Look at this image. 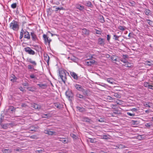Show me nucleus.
<instances>
[{
    "mask_svg": "<svg viewBox=\"0 0 153 153\" xmlns=\"http://www.w3.org/2000/svg\"><path fill=\"white\" fill-rule=\"evenodd\" d=\"M10 28L15 31L18 30L19 28L18 22L15 20L13 21L10 24Z\"/></svg>",
    "mask_w": 153,
    "mask_h": 153,
    "instance_id": "obj_1",
    "label": "nucleus"
},
{
    "mask_svg": "<svg viewBox=\"0 0 153 153\" xmlns=\"http://www.w3.org/2000/svg\"><path fill=\"white\" fill-rule=\"evenodd\" d=\"M59 74L61 79L64 83H65L67 79L66 73L64 71H59Z\"/></svg>",
    "mask_w": 153,
    "mask_h": 153,
    "instance_id": "obj_2",
    "label": "nucleus"
},
{
    "mask_svg": "<svg viewBox=\"0 0 153 153\" xmlns=\"http://www.w3.org/2000/svg\"><path fill=\"white\" fill-rule=\"evenodd\" d=\"M74 87L77 90L82 92L84 94H87V91H85L80 85L76 84L74 85Z\"/></svg>",
    "mask_w": 153,
    "mask_h": 153,
    "instance_id": "obj_3",
    "label": "nucleus"
},
{
    "mask_svg": "<svg viewBox=\"0 0 153 153\" xmlns=\"http://www.w3.org/2000/svg\"><path fill=\"white\" fill-rule=\"evenodd\" d=\"M65 95L70 101H72L73 99V94L72 92L68 90L65 92Z\"/></svg>",
    "mask_w": 153,
    "mask_h": 153,
    "instance_id": "obj_4",
    "label": "nucleus"
},
{
    "mask_svg": "<svg viewBox=\"0 0 153 153\" xmlns=\"http://www.w3.org/2000/svg\"><path fill=\"white\" fill-rule=\"evenodd\" d=\"M25 51L29 54L33 55L35 54V51L30 47H27L24 48Z\"/></svg>",
    "mask_w": 153,
    "mask_h": 153,
    "instance_id": "obj_5",
    "label": "nucleus"
},
{
    "mask_svg": "<svg viewBox=\"0 0 153 153\" xmlns=\"http://www.w3.org/2000/svg\"><path fill=\"white\" fill-rule=\"evenodd\" d=\"M82 35L84 36H89L90 33L89 30L85 28L82 29Z\"/></svg>",
    "mask_w": 153,
    "mask_h": 153,
    "instance_id": "obj_6",
    "label": "nucleus"
},
{
    "mask_svg": "<svg viewBox=\"0 0 153 153\" xmlns=\"http://www.w3.org/2000/svg\"><path fill=\"white\" fill-rule=\"evenodd\" d=\"M76 7L77 9L81 11H83L85 9V7L84 6L79 4H76Z\"/></svg>",
    "mask_w": 153,
    "mask_h": 153,
    "instance_id": "obj_7",
    "label": "nucleus"
},
{
    "mask_svg": "<svg viewBox=\"0 0 153 153\" xmlns=\"http://www.w3.org/2000/svg\"><path fill=\"white\" fill-rule=\"evenodd\" d=\"M43 37L44 39L45 42V43L48 42L49 45L51 41V40L49 39L48 37L47 36V35L45 34H44L43 36Z\"/></svg>",
    "mask_w": 153,
    "mask_h": 153,
    "instance_id": "obj_8",
    "label": "nucleus"
},
{
    "mask_svg": "<svg viewBox=\"0 0 153 153\" xmlns=\"http://www.w3.org/2000/svg\"><path fill=\"white\" fill-rule=\"evenodd\" d=\"M30 35L33 41H36L37 39V37L34 32L32 31L30 33Z\"/></svg>",
    "mask_w": 153,
    "mask_h": 153,
    "instance_id": "obj_9",
    "label": "nucleus"
},
{
    "mask_svg": "<svg viewBox=\"0 0 153 153\" xmlns=\"http://www.w3.org/2000/svg\"><path fill=\"white\" fill-rule=\"evenodd\" d=\"M53 8H55V11L56 12H57L58 11H59V12L61 10H65V8L62 7H57L56 6H53Z\"/></svg>",
    "mask_w": 153,
    "mask_h": 153,
    "instance_id": "obj_10",
    "label": "nucleus"
},
{
    "mask_svg": "<svg viewBox=\"0 0 153 153\" xmlns=\"http://www.w3.org/2000/svg\"><path fill=\"white\" fill-rule=\"evenodd\" d=\"M85 62L87 65L91 66L94 63L95 61L93 59H90L86 61Z\"/></svg>",
    "mask_w": 153,
    "mask_h": 153,
    "instance_id": "obj_11",
    "label": "nucleus"
},
{
    "mask_svg": "<svg viewBox=\"0 0 153 153\" xmlns=\"http://www.w3.org/2000/svg\"><path fill=\"white\" fill-rule=\"evenodd\" d=\"M24 37L28 39H30V36L29 33L27 31H25L24 33Z\"/></svg>",
    "mask_w": 153,
    "mask_h": 153,
    "instance_id": "obj_12",
    "label": "nucleus"
},
{
    "mask_svg": "<svg viewBox=\"0 0 153 153\" xmlns=\"http://www.w3.org/2000/svg\"><path fill=\"white\" fill-rule=\"evenodd\" d=\"M27 61L30 63L32 64V65L35 66H36L37 65V63L36 62L34 61H33L31 58H29L27 59Z\"/></svg>",
    "mask_w": 153,
    "mask_h": 153,
    "instance_id": "obj_13",
    "label": "nucleus"
},
{
    "mask_svg": "<svg viewBox=\"0 0 153 153\" xmlns=\"http://www.w3.org/2000/svg\"><path fill=\"white\" fill-rule=\"evenodd\" d=\"M107 81L112 84H115L114 80L112 78H108L106 79Z\"/></svg>",
    "mask_w": 153,
    "mask_h": 153,
    "instance_id": "obj_14",
    "label": "nucleus"
},
{
    "mask_svg": "<svg viewBox=\"0 0 153 153\" xmlns=\"http://www.w3.org/2000/svg\"><path fill=\"white\" fill-rule=\"evenodd\" d=\"M93 33L94 34H96L99 35H101L102 33V31L100 29L97 30L96 29H95L94 30H93Z\"/></svg>",
    "mask_w": 153,
    "mask_h": 153,
    "instance_id": "obj_15",
    "label": "nucleus"
},
{
    "mask_svg": "<svg viewBox=\"0 0 153 153\" xmlns=\"http://www.w3.org/2000/svg\"><path fill=\"white\" fill-rule=\"evenodd\" d=\"M44 132L46 134L50 135H52L55 133V132L50 131L49 130H45Z\"/></svg>",
    "mask_w": 153,
    "mask_h": 153,
    "instance_id": "obj_16",
    "label": "nucleus"
},
{
    "mask_svg": "<svg viewBox=\"0 0 153 153\" xmlns=\"http://www.w3.org/2000/svg\"><path fill=\"white\" fill-rule=\"evenodd\" d=\"M70 74L74 79L76 80H77L78 79L77 75L74 72H71Z\"/></svg>",
    "mask_w": 153,
    "mask_h": 153,
    "instance_id": "obj_17",
    "label": "nucleus"
},
{
    "mask_svg": "<svg viewBox=\"0 0 153 153\" xmlns=\"http://www.w3.org/2000/svg\"><path fill=\"white\" fill-rule=\"evenodd\" d=\"M50 58L48 55L47 54L44 55V59L47 62L48 65L49 64V62Z\"/></svg>",
    "mask_w": 153,
    "mask_h": 153,
    "instance_id": "obj_18",
    "label": "nucleus"
},
{
    "mask_svg": "<svg viewBox=\"0 0 153 153\" xmlns=\"http://www.w3.org/2000/svg\"><path fill=\"white\" fill-rule=\"evenodd\" d=\"M104 39L101 38H99L98 39V44L100 45H102L104 42Z\"/></svg>",
    "mask_w": 153,
    "mask_h": 153,
    "instance_id": "obj_19",
    "label": "nucleus"
},
{
    "mask_svg": "<svg viewBox=\"0 0 153 153\" xmlns=\"http://www.w3.org/2000/svg\"><path fill=\"white\" fill-rule=\"evenodd\" d=\"M32 107L34 108L35 109H39L41 108V106L36 104H34L32 106Z\"/></svg>",
    "mask_w": 153,
    "mask_h": 153,
    "instance_id": "obj_20",
    "label": "nucleus"
},
{
    "mask_svg": "<svg viewBox=\"0 0 153 153\" xmlns=\"http://www.w3.org/2000/svg\"><path fill=\"white\" fill-rule=\"evenodd\" d=\"M76 97L78 98H79L80 99H83L85 100V97L83 95L79 94V93H77L76 95Z\"/></svg>",
    "mask_w": 153,
    "mask_h": 153,
    "instance_id": "obj_21",
    "label": "nucleus"
},
{
    "mask_svg": "<svg viewBox=\"0 0 153 153\" xmlns=\"http://www.w3.org/2000/svg\"><path fill=\"white\" fill-rule=\"evenodd\" d=\"M51 117V115L50 114H43L42 116V117L43 118H49Z\"/></svg>",
    "mask_w": 153,
    "mask_h": 153,
    "instance_id": "obj_22",
    "label": "nucleus"
},
{
    "mask_svg": "<svg viewBox=\"0 0 153 153\" xmlns=\"http://www.w3.org/2000/svg\"><path fill=\"white\" fill-rule=\"evenodd\" d=\"M76 108L80 112H83L85 111V108L83 107L77 106Z\"/></svg>",
    "mask_w": 153,
    "mask_h": 153,
    "instance_id": "obj_23",
    "label": "nucleus"
},
{
    "mask_svg": "<svg viewBox=\"0 0 153 153\" xmlns=\"http://www.w3.org/2000/svg\"><path fill=\"white\" fill-rule=\"evenodd\" d=\"M27 89L29 91L33 92L36 90V88L35 87L33 86L32 87H28L27 88Z\"/></svg>",
    "mask_w": 153,
    "mask_h": 153,
    "instance_id": "obj_24",
    "label": "nucleus"
},
{
    "mask_svg": "<svg viewBox=\"0 0 153 153\" xmlns=\"http://www.w3.org/2000/svg\"><path fill=\"white\" fill-rule=\"evenodd\" d=\"M37 85L39 86V87L42 89H45L46 88L47 86L46 84H38Z\"/></svg>",
    "mask_w": 153,
    "mask_h": 153,
    "instance_id": "obj_25",
    "label": "nucleus"
},
{
    "mask_svg": "<svg viewBox=\"0 0 153 153\" xmlns=\"http://www.w3.org/2000/svg\"><path fill=\"white\" fill-rule=\"evenodd\" d=\"M116 147L119 149H123L126 148V147L122 144L117 145L116 146Z\"/></svg>",
    "mask_w": 153,
    "mask_h": 153,
    "instance_id": "obj_26",
    "label": "nucleus"
},
{
    "mask_svg": "<svg viewBox=\"0 0 153 153\" xmlns=\"http://www.w3.org/2000/svg\"><path fill=\"white\" fill-rule=\"evenodd\" d=\"M2 151L3 153H10L12 151L10 150L3 149H2Z\"/></svg>",
    "mask_w": 153,
    "mask_h": 153,
    "instance_id": "obj_27",
    "label": "nucleus"
},
{
    "mask_svg": "<svg viewBox=\"0 0 153 153\" xmlns=\"http://www.w3.org/2000/svg\"><path fill=\"white\" fill-rule=\"evenodd\" d=\"M88 141H89L91 143H94L96 142V139L94 138H88Z\"/></svg>",
    "mask_w": 153,
    "mask_h": 153,
    "instance_id": "obj_28",
    "label": "nucleus"
},
{
    "mask_svg": "<svg viewBox=\"0 0 153 153\" xmlns=\"http://www.w3.org/2000/svg\"><path fill=\"white\" fill-rule=\"evenodd\" d=\"M16 77L14 75H13V76H12L10 77V80L13 82H16Z\"/></svg>",
    "mask_w": 153,
    "mask_h": 153,
    "instance_id": "obj_29",
    "label": "nucleus"
},
{
    "mask_svg": "<svg viewBox=\"0 0 153 153\" xmlns=\"http://www.w3.org/2000/svg\"><path fill=\"white\" fill-rule=\"evenodd\" d=\"M117 57L115 55H113L111 57V59L113 61H117Z\"/></svg>",
    "mask_w": 153,
    "mask_h": 153,
    "instance_id": "obj_30",
    "label": "nucleus"
},
{
    "mask_svg": "<svg viewBox=\"0 0 153 153\" xmlns=\"http://www.w3.org/2000/svg\"><path fill=\"white\" fill-rule=\"evenodd\" d=\"M144 64L146 65H149V66H152V65H153V64H152V62H151L149 61H146L145 62Z\"/></svg>",
    "mask_w": 153,
    "mask_h": 153,
    "instance_id": "obj_31",
    "label": "nucleus"
},
{
    "mask_svg": "<svg viewBox=\"0 0 153 153\" xmlns=\"http://www.w3.org/2000/svg\"><path fill=\"white\" fill-rule=\"evenodd\" d=\"M83 120L84 121L89 122L91 120L87 117H83Z\"/></svg>",
    "mask_w": 153,
    "mask_h": 153,
    "instance_id": "obj_32",
    "label": "nucleus"
},
{
    "mask_svg": "<svg viewBox=\"0 0 153 153\" xmlns=\"http://www.w3.org/2000/svg\"><path fill=\"white\" fill-rule=\"evenodd\" d=\"M8 110L11 111L15 112L16 111V108L13 106H9Z\"/></svg>",
    "mask_w": 153,
    "mask_h": 153,
    "instance_id": "obj_33",
    "label": "nucleus"
},
{
    "mask_svg": "<svg viewBox=\"0 0 153 153\" xmlns=\"http://www.w3.org/2000/svg\"><path fill=\"white\" fill-rule=\"evenodd\" d=\"M59 140L60 141H62L64 143H67L68 142V141L67 140H65V138H61Z\"/></svg>",
    "mask_w": 153,
    "mask_h": 153,
    "instance_id": "obj_34",
    "label": "nucleus"
},
{
    "mask_svg": "<svg viewBox=\"0 0 153 153\" xmlns=\"http://www.w3.org/2000/svg\"><path fill=\"white\" fill-rule=\"evenodd\" d=\"M151 12L150 10L148 9H146L144 11V13H145L146 15H148L150 14Z\"/></svg>",
    "mask_w": 153,
    "mask_h": 153,
    "instance_id": "obj_35",
    "label": "nucleus"
},
{
    "mask_svg": "<svg viewBox=\"0 0 153 153\" xmlns=\"http://www.w3.org/2000/svg\"><path fill=\"white\" fill-rule=\"evenodd\" d=\"M2 128L5 129H7L8 127L7 123L5 124H4L2 125H1Z\"/></svg>",
    "mask_w": 153,
    "mask_h": 153,
    "instance_id": "obj_36",
    "label": "nucleus"
},
{
    "mask_svg": "<svg viewBox=\"0 0 153 153\" xmlns=\"http://www.w3.org/2000/svg\"><path fill=\"white\" fill-rule=\"evenodd\" d=\"M70 135L71 137H72L74 139H76L77 138V136L75 134L73 133L70 134Z\"/></svg>",
    "mask_w": 153,
    "mask_h": 153,
    "instance_id": "obj_37",
    "label": "nucleus"
},
{
    "mask_svg": "<svg viewBox=\"0 0 153 153\" xmlns=\"http://www.w3.org/2000/svg\"><path fill=\"white\" fill-rule=\"evenodd\" d=\"M85 5L88 7H91L92 5V4L90 1H86L85 3Z\"/></svg>",
    "mask_w": 153,
    "mask_h": 153,
    "instance_id": "obj_38",
    "label": "nucleus"
},
{
    "mask_svg": "<svg viewBox=\"0 0 153 153\" xmlns=\"http://www.w3.org/2000/svg\"><path fill=\"white\" fill-rule=\"evenodd\" d=\"M125 28L126 27H123L122 26H120L118 27V28L119 30L123 31L125 30Z\"/></svg>",
    "mask_w": 153,
    "mask_h": 153,
    "instance_id": "obj_39",
    "label": "nucleus"
},
{
    "mask_svg": "<svg viewBox=\"0 0 153 153\" xmlns=\"http://www.w3.org/2000/svg\"><path fill=\"white\" fill-rule=\"evenodd\" d=\"M34 67H35V66L33 65H29L27 66V68L29 69H33L35 70L34 69Z\"/></svg>",
    "mask_w": 153,
    "mask_h": 153,
    "instance_id": "obj_40",
    "label": "nucleus"
},
{
    "mask_svg": "<svg viewBox=\"0 0 153 153\" xmlns=\"http://www.w3.org/2000/svg\"><path fill=\"white\" fill-rule=\"evenodd\" d=\"M8 127L10 126L11 127H13V126L16 125L14 123H7Z\"/></svg>",
    "mask_w": 153,
    "mask_h": 153,
    "instance_id": "obj_41",
    "label": "nucleus"
},
{
    "mask_svg": "<svg viewBox=\"0 0 153 153\" xmlns=\"http://www.w3.org/2000/svg\"><path fill=\"white\" fill-rule=\"evenodd\" d=\"M100 22L102 23H103L105 22L104 18L103 16H100Z\"/></svg>",
    "mask_w": 153,
    "mask_h": 153,
    "instance_id": "obj_42",
    "label": "nucleus"
},
{
    "mask_svg": "<svg viewBox=\"0 0 153 153\" xmlns=\"http://www.w3.org/2000/svg\"><path fill=\"white\" fill-rule=\"evenodd\" d=\"M17 6V4L16 3H14L11 5V7L13 9L15 8Z\"/></svg>",
    "mask_w": 153,
    "mask_h": 153,
    "instance_id": "obj_43",
    "label": "nucleus"
},
{
    "mask_svg": "<svg viewBox=\"0 0 153 153\" xmlns=\"http://www.w3.org/2000/svg\"><path fill=\"white\" fill-rule=\"evenodd\" d=\"M147 23L150 25H152L153 24V22L149 19L146 20Z\"/></svg>",
    "mask_w": 153,
    "mask_h": 153,
    "instance_id": "obj_44",
    "label": "nucleus"
},
{
    "mask_svg": "<svg viewBox=\"0 0 153 153\" xmlns=\"http://www.w3.org/2000/svg\"><path fill=\"white\" fill-rule=\"evenodd\" d=\"M55 106L57 108L60 109L61 108V105L58 103H55Z\"/></svg>",
    "mask_w": 153,
    "mask_h": 153,
    "instance_id": "obj_45",
    "label": "nucleus"
},
{
    "mask_svg": "<svg viewBox=\"0 0 153 153\" xmlns=\"http://www.w3.org/2000/svg\"><path fill=\"white\" fill-rule=\"evenodd\" d=\"M114 96L117 98H120V95L117 93H115L114 94Z\"/></svg>",
    "mask_w": 153,
    "mask_h": 153,
    "instance_id": "obj_46",
    "label": "nucleus"
},
{
    "mask_svg": "<svg viewBox=\"0 0 153 153\" xmlns=\"http://www.w3.org/2000/svg\"><path fill=\"white\" fill-rule=\"evenodd\" d=\"M120 60L121 62H123L124 63H128V64H129V62H128V61L126 60V59H120Z\"/></svg>",
    "mask_w": 153,
    "mask_h": 153,
    "instance_id": "obj_47",
    "label": "nucleus"
},
{
    "mask_svg": "<svg viewBox=\"0 0 153 153\" xmlns=\"http://www.w3.org/2000/svg\"><path fill=\"white\" fill-rule=\"evenodd\" d=\"M44 150L43 149H41L40 150H36L35 151V152L36 153H39L41 152H44Z\"/></svg>",
    "mask_w": 153,
    "mask_h": 153,
    "instance_id": "obj_48",
    "label": "nucleus"
},
{
    "mask_svg": "<svg viewBox=\"0 0 153 153\" xmlns=\"http://www.w3.org/2000/svg\"><path fill=\"white\" fill-rule=\"evenodd\" d=\"M127 114L128 115H129L131 116H132V117H133V116H135V114L134 113H131L130 112H127Z\"/></svg>",
    "mask_w": 153,
    "mask_h": 153,
    "instance_id": "obj_49",
    "label": "nucleus"
},
{
    "mask_svg": "<svg viewBox=\"0 0 153 153\" xmlns=\"http://www.w3.org/2000/svg\"><path fill=\"white\" fill-rule=\"evenodd\" d=\"M114 36L115 37L114 39L115 40H118V38L119 36H117L115 35H114Z\"/></svg>",
    "mask_w": 153,
    "mask_h": 153,
    "instance_id": "obj_50",
    "label": "nucleus"
},
{
    "mask_svg": "<svg viewBox=\"0 0 153 153\" xmlns=\"http://www.w3.org/2000/svg\"><path fill=\"white\" fill-rule=\"evenodd\" d=\"M123 59H128V56L127 55H123Z\"/></svg>",
    "mask_w": 153,
    "mask_h": 153,
    "instance_id": "obj_51",
    "label": "nucleus"
},
{
    "mask_svg": "<svg viewBox=\"0 0 153 153\" xmlns=\"http://www.w3.org/2000/svg\"><path fill=\"white\" fill-rule=\"evenodd\" d=\"M102 138L103 139H108V136L106 135H103L102 136Z\"/></svg>",
    "mask_w": 153,
    "mask_h": 153,
    "instance_id": "obj_52",
    "label": "nucleus"
},
{
    "mask_svg": "<svg viewBox=\"0 0 153 153\" xmlns=\"http://www.w3.org/2000/svg\"><path fill=\"white\" fill-rule=\"evenodd\" d=\"M70 59L74 62H75L76 60V58L74 56L71 57Z\"/></svg>",
    "mask_w": 153,
    "mask_h": 153,
    "instance_id": "obj_53",
    "label": "nucleus"
},
{
    "mask_svg": "<svg viewBox=\"0 0 153 153\" xmlns=\"http://www.w3.org/2000/svg\"><path fill=\"white\" fill-rule=\"evenodd\" d=\"M149 85V83L147 82H145L144 84V86L145 87H148V88Z\"/></svg>",
    "mask_w": 153,
    "mask_h": 153,
    "instance_id": "obj_54",
    "label": "nucleus"
},
{
    "mask_svg": "<svg viewBox=\"0 0 153 153\" xmlns=\"http://www.w3.org/2000/svg\"><path fill=\"white\" fill-rule=\"evenodd\" d=\"M30 77L31 79H34L35 78V77L33 74H32L30 75Z\"/></svg>",
    "mask_w": 153,
    "mask_h": 153,
    "instance_id": "obj_55",
    "label": "nucleus"
},
{
    "mask_svg": "<svg viewBox=\"0 0 153 153\" xmlns=\"http://www.w3.org/2000/svg\"><path fill=\"white\" fill-rule=\"evenodd\" d=\"M107 40L108 41H109V40H110V37H111V36H110L108 34L107 35Z\"/></svg>",
    "mask_w": 153,
    "mask_h": 153,
    "instance_id": "obj_56",
    "label": "nucleus"
},
{
    "mask_svg": "<svg viewBox=\"0 0 153 153\" xmlns=\"http://www.w3.org/2000/svg\"><path fill=\"white\" fill-rule=\"evenodd\" d=\"M131 110L132 111H136L137 110L136 108H134L131 109Z\"/></svg>",
    "mask_w": 153,
    "mask_h": 153,
    "instance_id": "obj_57",
    "label": "nucleus"
},
{
    "mask_svg": "<svg viewBox=\"0 0 153 153\" xmlns=\"http://www.w3.org/2000/svg\"><path fill=\"white\" fill-rule=\"evenodd\" d=\"M30 137L32 139H36V136L35 135H33Z\"/></svg>",
    "mask_w": 153,
    "mask_h": 153,
    "instance_id": "obj_58",
    "label": "nucleus"
},
{
    "mask_svg": "<svg viewBox=\"0 0 153 153\" xmlns=\"http://www.w3.org/2000/svg\"><path fill=\"white\" fill-rule=\"evenodd\" d=\"M148 88L150 89L153 90V86L149 85Z\"/></svg>",
    "mask_w": 153,
    "mask_h": 153,
    "instance_id": "obj_59",
    "label": "nucleus"
},
{
    "mask_svg": "<svg viewBox=\"0 0 153 153\" xmlns=\"http://www.w3.org/2000/svg\"><path fill=\"white\" fill-rule=\"evenodd\" d=\"M145 126L146 127H150V123H147L145 124Z\"/></svg>",
    "mask_w": 153,
    "mask_h": 153,
    "instance_id": "obj_60",
    "label": "nucleus"
},
{
    "mask_svg": "<svg viewBox=\"0 0 153 153\" xmlns=\"http://www.w3.org/2000/svg\"><path fill=\"white\" fill-rule=\"evenodd\" d=\"M24 31L23 29H22L20 32V34H24Z\"/></svg>",
    "mask_w": 153,
    "mask_h": 153,
    "instance_id": "obj_61",
    "label": "nucleus"
},
{
    "mask_svg": "<svg viewBox=\"0 0 153 153\" xmlns=\"http://www.w3.org/2000/svg\"><path fill=\"white\" fill-rule=\"evenodd\" d=\"M107 99H108V100H112L113 99L111 97H110V96H108V97H107Z\"/></svg>",
    "mask_w": 153,
    "mask_h": 153,
    "instance_id": "obj_62",
    "label": "nucleus"
},
{
    "mask_svg": "<svg viewBox=\"0 0 153 153\" xmlns=\"http://www.w3.org/2000/svg\"><path fill=\"white\" fill-rule=\"evenodd\" d=\"M137 122V121H132V123L133 124H135Z\"/></svg>",
    "mask_w": 153,
    "mask_h": 153,
    "instance_id": "obj_63",
    "label": "nucleus"
},
{
    "mask_svg": "<svg viewBox=\"0 0 153 153\" xmlns=\"http://www.w3.org/2000/svg\"><path fill=\"white\" fill-rule=\"evenodd\" d=\"M23 34H20V36L19 37V39H21L22 38V37H23Z\"/></svg>",
    "mask_w": 153,
    "mask_h": 153,
    "instance_id": "obj_64",
    "label": "nucleus"
}]
</instances>
